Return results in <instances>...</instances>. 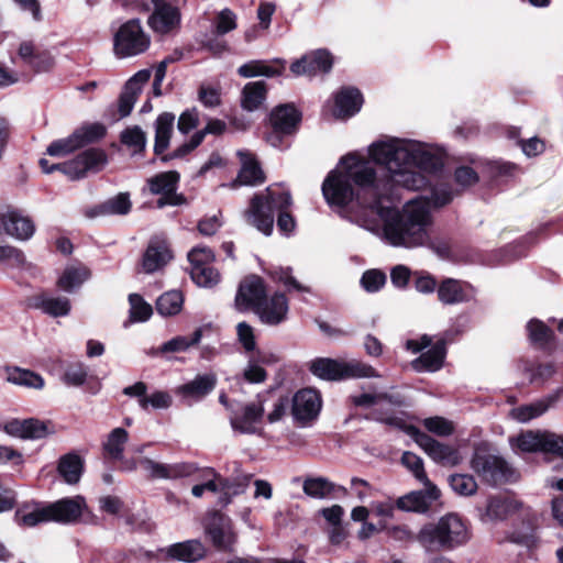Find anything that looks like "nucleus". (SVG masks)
<instances>
[{
	"mask_svg": "<svg viewBox=\"0 0 563 563\" xmlns=\"http://www.w3.org/2000/svg\"><path fill=\"white\" fill-rule=\"evenodd\" d=\"M120 140L122 144L132 148L133 153L142 152L146 145V134L137 125L128 128L122 131Z\"/></svg>",
	"mask_w": 563,
	"mask_h": 563,
	"instance_id": "nucleus-49",
	"label": "nucleus"
},
{
	"mask_svg": "<svg viewBox=\"0 0 563 563\" xmlns=\"http://www.w3.org/2000/svg\"><path fill=\"white\" fill-rule=\"evenodd\" d=\"M266 85L264 81H253L244 86L241 104L247 111L257 110L266 98Z\"/></svg>",
	"mask_w": 563,
	"mask_h": 563,
	"instance_id": "nucleus-39",
	"label": "nucleus"
},
{
	"mask_svg": "<svg viewBox=\"0 0 563 563\" xmlns=\"http://www.w3.org/2000/svg\"><path fill=\"white\" fill-rule=\"evenodd\" d=\"M287 313L288 301L283 294H275L269 300L265 298L255 311L261 322L267 325L282 323L286 320Z\"/></svg>",
	"mask_w": 563,
	"mask_h": 563,
	"instance_id": "nucleus-25",
	"label": "nucleus"
},
{
	"mask_svg": "<svg viewBox=\"0 0 563 563\" xmlns=\"http://www.w3.org/2000/svg\"><path fill=\"white\" fill-rule=\"evenodd\" d=\"M131 206L129 194L120 192L104 201L99 210L101 214H126L130 212Z\"/></svg>",
	"mask_w": 563,
	"mask_h": 563,
	"instance_id": "nucleus-48",
	"label": "nucleus"
},
{
	"mask_svg": "<svg viewBox=\"0 0 563 563\" xmlns=\"http://www.w3.org/2000/svg\"><path fill=\"white\" fill-rule=\"evenodd\" d=\"M165 553L169 559L195 563L205 558L206 549L199 540H187L167 547Z\"/></svg>",
	"mask_w": 563,
	"mask_h": 563,
	"instance_id": "nucleus-29",
	"label": "nucleus"
},
{
	"mask_svg": "<svg viewBox=\"0 0 563 563\" xmlns=\"http://www.w3.org/2000/svg\"><path fill=\"white\" fill-rule=\"evenodd\" d=\"M510 508V501L500 498H492L487 504L486 515L490 519H503Z\"/></svg>",
	"mask_w": 563,
	"mask_h": 563,
	"instance_id": "nucleus-63",
	"label": "nucleus"
},
{
	"mask_svg": "<svg viewBox=\"0 0 563 563\" xmlns=\"http://www.w3.org/2000/svg\"><path fill=\"white\" fill-rule=\"evenodd\" d=\"M49 506L52 521L71 523L77 521L86 509V500L81 496L59 499Z\"/></svg>",
	"mask_w": 563,
	"mask_h": 563,
	"instance_id": "nucleus-24",
	"label": "nucleus"
},
{
	"mask_svg": "<svg viewBox=\"0 0 563 563\" xmlns=\"http://www.w3.org/2000/svg\"><path fill=\"white\" fill-rule=\"evenodd\" d=\"M472 297V286L457 279L446 278L438 286V298L443 305L466 302Z\"/></svg>",
	"mask_w": 563,
	"mask_h": 563,
	"instance_id": "nucleus-26",
	"label": "nucleus"
},
{
	"mask_svg": "<svg viewBox=\"0 0 563 563\" xmlns=\"http://www.w3.org/2000/svg\"><path fill=\"white\" fill-rule=\"evenodd\" d=\"M18 56L35 73L49 71L55 65V58L48 49H40L32 41L19 45Z\"/></svg>",
	"mask_w": 563,
	"mask_h": 563,
	"instance_id": "nucleus-20",
	"label": "nucleus"
},
{
	"mask_svg": "<svg viewBox=\"0 0 563 563\" xmlns=\"http://www.w3.org/2000/svg\"><path fill=\"white\" fill-rule=\"evenodd\" d=\"M0 221L4 232L15 240L27 241L34 235V222L18 210L7 207L0 211Z\"/></svg>",
	"mask_w": 563,
	"mask_h": 563,
	"instance_id": "nucleus-17",
	"label": "nucleus"
},
{
	"mask_svg": "<svg viewBox=\"0 0 563 563\" xmlns=\"http://www.w3.org/2000/svg\"><path fill=\"white\" fill-rule=\"evenodd\" d=\"M202 331L196 330L190 336H176L165 342L161 347V353L185 352L189 347L198 344L201 340Z\"/></svg>",
	"mask_w": 563,
	"mask_h": 563,
	"instance_id": "nucleus-45",
	"label": "nucleus"
},
{
	"mask_svg": "<svg viewBox=\"0 0 563 563\" xmlns=\"http://www.w3.org/2000/svg\"><path fill=\"white\" fill-rule=\"evenodd\" d=\"M470 465L482 482L492 486L515 482L518 478L516 470L503 456L494 453L486 443L475 446Z\"/></svg>",
	"mask_w": 563,
	"mask_h": 563,
	"instance_id": "nucleus-4",
	"label": "nucleus"
},
{
	"mask_svg": "<svg viewBox=\"0 0 563 563\" xmlns=\"http://www.w3.org/2000/svg\"><path fill=\"white\" fill-rule=\"evenodd\" d=\"M184 298L180 291L172 290L163 294L156 300V310L162 316L177 314L183 307Z\"/></svg>",
	"mask_w": 563,
	"mask_h": 563,
	"instance_id": "nucleus-44",
	"label": "nucleus"
},
{
	"mask_svg": "<svg viewBox=\"0 0 563 563\" xmlns=\"http://www.w3.org/2000/svg\"><path fill=\"white\" fill-rule=\"evenodd\" d=\"M321 405L319 393L311 388H305L295 394L291 412L296 420H312L319 415Z\"/></svg>",
	"mask_w": 563,
	"mask_h": 563,
	"instance_id": "nucleus-22",
	"label": "nucleus"
},
{
	"mask_svg": "<svg viewBox=\"0 0 563 563\" xmlns=\"http://www.w3.org/2000/svg\"><path fill=\"white\" fill-rule=\"evenodd\" d=\"M273 63L278 65V67H275L263 60H252L240 66L238 73L240 76L244 78L255 76L274 77L280 75L285 68V62L280 59H275Z\"/></svg>",
	"mask_w": 563,
	"mask_h": 563,
	"instance_id": "nucleus-38",
	"label": "nucleus"
},
{
	"mask_svg": "<svg viewBox=\"0 0 563 563\" xmlns=\"http://www.w3.org/2000/svg\"><path fill=\"white\" fill-rule=\"evenodd\" d=\"M470 540L467 523L457 514H446L435 523L424 525L417 534V541L427 551L453 550Z\"/></svg>",
	"mask_w": 563,
	"mask_h": 563,
	"instance_id": "nucleus-3",
	"label": "nucleus"
},
{
	"mask_svg": "<svg viewBox=\"0 0 563 563\" xmlns=\"http://www.w3.org/2000/svg\"><path fill=\"white\" fill-rule=\"evenodd\" d=\"M152 3L154 9L147 19V24L153 32L165 35L178 31L181 23L179 8L173 3Z\"/></svg>",
	"mask_w": 563,
	"mask_h": 563,
	"instance_id": "nucleus-11",
	"label": "nucleus"
},
{
	"mask_svg": "<svg viewBox=\"0 0 563 563\" xmlns=\"http://www.w3.org/2000/svg\"><path fill=\"white\" fill-rule=\"evenodd\" d=\"M266 298V288L264 282L258 276H249L244 278L235 296V308L239 311L252 309L254 312Z\"/></svg>",
	"mask_w": 563,
	"mask_h": 563,
	"instance_id": "nucleus-13",
	"label": "nucleus"
},
{
	"mask_svg": "<svg viewBox=\"0 0 563 563\" xmlns=\"http://www.w3.org/2000/svg\"><path fill=\"white\" fill-rule=\"evenodd\" d=\"M190 275L192 280L201 287H212L220 280V274L213 265L190 268Z\"/></svg>",
	"mask_w": 563,
	"mask_h": 563,
	"instance_id": "nucleus-51",
	"label": "nucleus"
},
{
	"mask_svg": "<svg viewBox=\"0 0 563 563\" xmlns=\"http://www.w3.org/2000/svg\"><path fill=\"white\" fill-rule=\"evenodd\" d=\"M3 430L9 435L26 440H40L53 433L48 422L36 418L11 419L3 424Z\"/></svg>",
	"mask_w": 563,
	"mask_h": 563,
	"instance_id": "nucleus-15",
	"label": "nucleus"
},
{
	"mask_svg": "<svg viewBox=\"0 0 563 563\" xmlns=\"http://www.w3.org/2000/svg\"><path fill=\"white\" fill-rule=\"evenodd\" d=\"M291 203V196L288 191L269 186L265 192L255 195L250 207L244 212L249 224L255 227L265 235H269L274 227V211L279 210L277 227L285 233H290L295 228L292 217L283 210Z\"/></svg>",
	"mask_w": 563,
	"mask_h": 563,
	"instance_id": "nucleus-2",
	"label": "nucleus"
},
{
	"mask_svg": "<svg viewBox=\"0 0 563 563\" xmlns=\"http://www.w3.org/2000/svg\"><path fill=\"white\" fill-rule=\"evenodd\" d=\"M130 301V318L132 322H144L152 316V307L146 303L143 298L137 294L129 296Z\"/></svg>",
	"mask_w": 563,
	"mask_h": 563,
	"instance_id": "nucleus-52",
	"label": "nucleus"
},
{
	"mask_svg": "<svg viewBox=\"0 0 563 563\" xmlns=\"http://www.w3.org/2000/svg\"><path fill=\"white\" fill-rule=\"evenodd\" d=\"M214 254L213 252L208 249L207 246H197L194 247L188 253V260L190 262L191 268L202 267L212 265L214 262Z\"/></svg>",
	"mask_w": 563,
	"mask_h": 563,
	"instance_id": "nucleus-57",
	"label": "nucleus"
},
{
	"mask_svg": "<svg viewBox=\"0 0 563 563\" xmlns=\"http://www.w3.org/2000/svg\"><path fill=\"white\" fill-rule=\"evenodd\" d=\"M445 356L444 342L439 341L431 346L430 350L422 353L417 360L412 362V367L418 371L434 372L438 371Z\"/></svg>",
	"mask_w": 563,
	"mask_h": 563,
	"instance_id": "nucleus-36",
	"label": "nucleus"
},
{
	"mask_svg": "<svg viewBox=\"0 0 563 563\" xmlns=\"http://www.w3.org/2000/svg\"><path fill=\"white\" fill-rule=\"evenodd\" d=\"M405 431L435 463L442 466H456L462 462L457 449L439 442L413 426H407Z\"/></svg>",
	"mask_w": 563,
	"mask_h": 563,
	"instance_id": "nucleus-7",
	"label": "nucleus"
},
{
	"mask_svg": "<svg viewBox=\"0 0 563 563\" xmlns=\"http://www.w3.org/2000/svg\"><path fill=\"white\" fill-rule=\"evenodd\" d=\"M332 57L325 49H317L303 55L290 65L295 76L313 77L320 73H328L332 68Z\"/></svg>",
	"mask_w": 563,
	"mask_h": 563,
	"instance_id": "nucleus-16",
	"label": "nucleus"
},
{
	"mask_svg": "<svg viewBox=\"0 0 563 563\" xmlns=\"http://www.w3.org/2000/svg\"><path fill=\"white\" fill-rule=\"evenodd\" d=\"M386 276L378 269H371L363 274L361 278L362 286L369 292H374L380 289L385 284Z\"/></svg>",
	"mask_w": 563,
	"mask_h": 563,
	"instance_id": "nucleus-61",
	"label": "nucleus"
},
{
	"mask_svg": "<svg viewBox=\"0 0 563 563\" xmlns=\"http://www.w3.org/2000/svg\"><path fill=\"white\" fill-rule=\"evenodd\" d=\"M173 258L167 241L161 236L150 240L141 261V269L145 274L161 271Z\"/></svg>",
	"mask_w": 563,
	"mask_h": 563,
	"instance_id": "nucleus-14",
	"label": "nucleus"
},
{
	"mask_svg": "<svg viewBox=\"0 0 563 563\" xmlns=\"http://www.w3.org/2000/svg\"><path fill=\"white\" fill-rule=\"evenodd\" d=\"M527 328L530 340L534 343H545L551 336V330L539 320H531Z\"/></svg>",
	"mask_w": 563,
	"mask_h": 563,
	"instance_id": "nucleus-62",
	"label": "nucleus"
},
{
	"mask_svg": "<svg viewBox=\"0 0 563 563\" xmlns=\"http://www.w3.org/2000/svg\"><path fill=\"white\" fill-rule=\"evenodd\" d=\"M512 449L521 452H544L563 457V437L550 432L526 431L509 439Z\"/></svg>",
	"mask_w": 563,
	"mask_h": 563,
	"instance_id": "nucleus-8",
	"label": "nucleus"
},
{
	"mask_svg": "<svg viewBox=\"0 0 563 563\" xmlns=\"http://www.w3.org/2000/svg\"><path fill=\"white\" fill-rule=\"evenodd\" d=\"M554 400L555 397H549L545 400H539L530 405L514 408L510 410V417L522 423L528 422L531 419L543 415Z\"/></svg>",
	"mask_w": 563,
	"mask_h": 563,
	"instance_id": "nucleus-41",
	"label": "nucleus"
},
{
	"mask_svg": "<svg viewBox=\"0 0 563 563\" xmlns=\"http://www.w3.org/2000/svg\"><path fill=\"white\" fill-rule=\"evenodd\" d=\"M243 377L251 384H260L266 379L267 373L256 361L250 360L243 371Z\"/></svg>",
	"mask_w": 563,
	"mask_h": 563,
	"instance_id": "nucleus-64",
	"label": "nucleus"
},
{
	"mask_svg": "<svg viewBox=\"0 0 563 563\" xmlns=\"http://www.w3.org/2000/svg\"><path fill=\"white\" fill-rule=\"evenodd\" d=\"M264 416V406L261 401H254L245 405L240 413H234L230 418L231 427L234 431L243 434L260 433L257 424Z\"/></svg>",
	"mask_w": 563,
	"mask_h": 563,
	"instance_id": "nucleus-21",
	"label": "nucleus"
},
{
	"mask_svg": "<svg viewBox=\"0 0 563 563\" xmlns=\"http://www.w3.org/2000/svg\"><path fill=\"white\" fill-rule=\"evenodd\" d=\"M451 488L461 496H471L477 490V483L470 474H454L449 478Z\"/></svg>",
	"mask_w": 563,
	"mask_h": 563,
	"instance_id": "nucleus-50",
	"label": "nucleus"
},
{
	"mask_svg": "<svg viewBox=\"0 0 563 563\" xmlns=\"http://www.w3.org/2000/svg\"><path fill=\"white\" fill-rule=\"evenodd\" d=\"M42 309L49 316H67L70 311V301L66 297H47L42 300Z\"/></svg>",
	"mask_w": 563,
	"mask_h": 563,
	"instance_id": "nucleus-54",
	"label": "nucleus"
},
{
	"mask_svg": "<svg viewBox=\"0 0 563 563\" xmlns=\"http://www.w3.org/2000/svg\"><path fill=\"white\" fill-rule=\"evenodd\" d=\"M90 277V271L82 265L68 266L58 279V286L65 291H73Z\"/></svg>",
	"mask_w": 563,
	"mask_h": 563,
	"instance_id": "nucleus-40",
	"label": "nucleus"
},
{
	"mask_svg": "<svg viewBox=\"0 0 563 563\" xmlns=\"http://www.w3.org/2000/svg\"><path fill=\"white\" fill-rule=\"evenodd\" d=\"M422 424L429 432L438 437H450L455 430L452 421L440 416L426 418Z\"/></svg>",
	"mask_w": 563,
	"mask_h": 563,
	"instance_id": "nucleus-53",
	"label": "nucleus"
},
{
	"mask_svg": "<svg viewBox=\"0 0 563 563\" xmlns=\"http://www.w3.org/2000/svg\"><path fill=\"white\" fill-rule=\"evenodd\" d=\"M151 44L141 21L132 19L123 23L114 35L113 51L117 57L126 58L143 54Z\"/></svg>",
	"mask_w": 563,
	"mask_h": 563,
	"instance_id": "nucleus-6",
	"label": "nucleus"
},
{
	"mask_svg": "<svg viewBox=\"0 0 563 563\" xmlns=\"http://www.w3.org/2000/svg\"><path fill=\"white\" fill-rule=\"evenodd\" d=\"M401 463L411 471L415 477L423 485H429L431 483L424 472L423 461L420 456L412 452H404Z\"/></svg>",
	"mask_w": 563,
	"mask_h": 563,
	"instance_id": "nucleus-55",
	"label": "nucleus"
},
{
	"mask_svg": "<svg viewBox=\"0 0 563 563\" xmlns=\"http://www.w3.org/2000/svg\"><path fill=\"white\" fill-rule=\"evenodd\" d=\"M363 103L361 92L354 88L342 89L335 97L334 115L345 119L360 111Z\"/></svg>",
	"mask_w": 563,
	"mask_h": 563,
	"instance_id": "nucleus-32",
	"label": "nucleus"
},
{
	"mask_svg": "<svg viewBox=\"0 0 563 563\" xmlns=\"http://www.w3.org/2000/svg\"><path fill=\"white\" fill-rule=\"evenodd\" d=\"M16 521L19 525L26 527H34L41 522L52 521L49 506L42 508H34L30 511L20 509L15 514Z\"/></svg>",
	"mask_w": 563,
	"mask_h": 563,
	"instance_id": "nucleus-47",
	"label": "nucleus"
},
{
	"mask_svg": "<svg viewBox=\"0 0 563 563\" xmlns=\"http://www.w3.org/2000/svg\"><path fill=\"white\" fill-rule=\"evenodd\" d=\"M7 380L18 386L42 389L44 379L38 374L20 367L7 368Z\"/></svg>",
	"mask_w": 563,
	"mask_h": 563,
	"instance_id": "nucleus-42",
	"label": "nucleus"
},
{
	"mask_svg": "<svg viewBox=\"0 0 563 563\" xmlns=\"http://www.w3.org/2000/svg\"><path fill=\"white\" fill-rule=\"evenodd\" d=\"M106 163L107 156L103 151L89 148L74 159L64 163L62 172L70 179L76 180L85 177L88 172L100 170Z\"/></svg>",
	"mask_w": 563,
	"mask_h": 563,
	"instance_id": "nucleus-10",
	"label": "nucleus"
},
{
	"mask_svg": "<svg viewBox=\"0 0 563 563\" xmlns=\"http://www.w3.org/2000/svg\"><path fill=\"white\" fill-rule=\"evenodd\" d=\"M24 263L25 256L22 251L11 245H0V264L22 266Z\"/></svg>",
	"mask_w": 563,
	"mask_h": 563,
	"instance_id": "nucleus-60",
	"label": "nucleus"
},
{
	"mask_svg": "<svg viewBox=\"0 0 563 563\" xmlns=\"http://www.w3.org/2000/svg\"><path fill=\"white\" fill-rule=\"evenodd\" d=\"M424 487L423 490L411 492L399 497L396 501L397 508L409 512H427L431 505L440 498L441 493L432 483L424 485Z\"/></svg>",
	"mask_w": 563,
	"mask_h": 563,
	"instance_id": "nucleus-19",
	"label": "nucleus"
},
{
	"mask_svg": "<svg viewBox=\"0 0 563 563\" xmlns=\"http://www.w3.org/2000/svg\"><path fill=\"white\" fill-rule=\"evenodd\" d=\"M129 433L123 428L113 429L106 442L103 443V450L113 460H122L124 445L128 442Z\"/></svg>",
	"mask_w": 563,
	"mask_h": 563,
	"instance_id": "nucleus-43",
	"label": "nucleus"
},
{
	"mask_svg": "<svg viewBox=\"0 0 563 563\" xmlns=\"http://www.w3.org/2000/svg\"><path fill=\"white\" fill-rule=\"evenodd\" d=\"M269 122L275 131L294 133L300 122V113L292 106H278L271 112Z\"/></svg>",
	"mask_w": 563,
	"mask_h": 563,
	"instance_id": "nucleus-31",
	"label": "nucleus"
},
{
	"mask_svg": "<svg viewBox=\"0 0 563 563\" xmlns=\"http://www.w3.org/2000/svg\"><path fill=\"white\" fill-rule=\"evenodd\" d=\"M217 385L212 373L198 375L192 380L177 387L176 393L185 398L200 399L211 393Z\"/></svg>",
	"mask_w": 563,
	"mask_h": 563,
	"instance_id": "nucleus-30",
	"label": "nucleus"
},
{
	"mask_svg": "<svg viewBox=\"0 0 563 563\" xmlns=\"http://www.w3.org/2000/svg\"><path fill=\"white\" fill-rule=\"evenodd\" d=\"M236 336L245 353L254 352L256 349V339L253 327L242 321L236 324Z\"/></svg>",
	"mask_w": 563,
	"mask_h": 563,
	"instance_id": "nucleus-56",
	"label": "nucleus"
},
{
	"mask_svg": "<svg viewBox=\"0 0 563 563\" xmlns=\"http://www.w3.org/2000/svg\"><path fill=\"white\" fill-rule=\"evenodd\" d=\"M302 489L309 497L322 499L333 492L334 484L324 477H310L303 482Z\"/></svg>",
	"mask_w": 563,
	"mask_h": 563,
	"instance_id": "nucleus-46",
	"label": "nucleus"
},
{
	"mask_svg": "<svg viewBox=\"0 0 563 563\" xmlns=\"http://www.w3.org/2000/svg\"><path fill=\"white\" fill-rule=\"evenodd\" d=\"M549 486L560 492L552 497L551 508L553 518L563 527V478L549 481Z\"/></svg>",
	"mask_w": 563,
	"mask_h": 563,
	"instance_id": "nucleus-58",
	"label": "nucleus"
},
{
	"mask_svg": "<svg viewBox=\"0 0 563 563\" xmlns=\"http://www.w3.org/2000/svg\"><path fill=\"white\" fill-rule=\"evenodd\" d=\"M236 27V15L230 9H223L219 12L216 20V32L223 35Z\"/></svg>",
	"mask_w": 563,
	"mask_h": 563,
	"instance_id": "nucleus-59",
	"label": "nucleus"
},
{
	"mask_svg": "<svg viewBox=\"0 0 563 563\" xmlns=\"http://www.w3.org/2000/svg\"><path fill=\"white\" fill-rule=\"evenodd\" d=\"M144 467L154 477L157 478H180V477H192L196 472H198V467L194 463H176V464H161L154 462L152 460H144Z\"/></svg>",
	"mask_w": 563,
	"mask_h": 563,
	"instance_id": "nucleus-27",
	"label": "nucleus"
},
{
	"mask_svg": "<svg viewBox=\"0 0 563 563\" xmlns=\"http://www.w3.org/2000/svg\"><path fill=\"white\" fill-rule=\"evenodd\" d=\"M175 115L169 112L159 114L155 121V143L154 151L162 154L169 146L172 133L174 131Z\"/></svg>",
	"mask_w": 563,
	"mask_h": 563,
	"instance_id": "nucleus-35",
	"label": "nucleus"
},
{
	"mask_svg": "<svg viewBox=\"0 0 563 563\" xmlns=\"http://www.w3.org/2000/svg\"><path fill=\"white\" fill-rule=\"evenodd\" d=\"M368 153L376 164L387 169L388 175L377 177L369 161L349 154L341 158L342 170H332L323 181L322 192L327 202L343 207L356 196L363 210L356 216L361 227L379 232L395 247L427 245L432 224L431 208L450 203L455 191L441 184L433 188L430 198L419 197L397 209L394 188H424L428 185L427 174L442 167L440 156L426 144L396 137L373 143Z\"/></svg>",
	"mask_w": 563,
	"mask_h": 563,
	"instance_id": "nucleus-1",
	"label": "nucleus"
},
{
	"mask_svg": "<svg viewBox=\"0 0 563 563\" xmlns=\"http://www.w3.org/2000/svg\"><path fill=\"white\" fill-rule=\"evenodd\" d=\"M241 159V170L230 187L235 188L238 185L256 186L265 180L263 170L260 168L252 153L247 151H238Z\"/></svg>",
	"mask_w": 563,
	"mask_h": 563,
	"instance_id": "nucleus-28",
	"label": "nucleus"
},
{
	"mask_svg": "<svg viewBox=\"0 0 563 563\" xmlns=\"http://www.w3.org/2000/svg\"><path fill=\"white\" fill-rule=\"evenodd\" d=\"M150 78L151 71L148 69H142L126 81L119 98L118 108L120 118H125L132 112L139 95L142 92L144 85Z\"/></svg>",
	"mask_w": 563,
	"mask_h": 563,
	"instance_id": "nucleus-23",
	"label": "nucleus"
},
{
	"mask_svg": "<svg viewBox=\"0 0 563 563\" xmlns=\"http://www.w3.org/2000/svg\"><path fill=\"white\" fill-rule=\"evenodd\" d=\"M106 134V128L102 124L95 123L76 130L73 134L65 139L52 142L46 153L53 157L66 156L76 150L92 143Z\"/></svg>",
	"mask_w": 563,
	"mask_h": 563,
	"instance_id": "nucleus-9",
	"label": "nucleus"
},
{
	"mask_svg": "<svg viewBox=\"0 0 563 563\" xmlns=\"http://www.w3.org/2000/svg\"><path fill=\"white\" fill-rule=\"evenodd\" d=\"M84 471V461L76 453H67L59 459L57 472L65 483L69 485L77 484L80 481Z\"/></svg>",
	"mask_w": 563,
	"mask_h": 563,
	"instance_id": "nucleus-34",
	"label": "nucleus"
},
{
	"mask_svg": "<svg viewBox=\"0 0 563 563\" xmlns=\"http://www.w3.org/2000/svg\"><path fill=\"white\" fill-rule=\"evenodd\" d=\"M178 181L179 174L174 170L161 173L148 179L151 192L162 195L157 200L159 208L167 205L179 206L185 202L184 196L175 192Z\"/></svg>",
	"mask_w": 563,
	"mask_h": 563,
	"instance_id": "nucleus-12",
	"label": "nucleus"
},
{
	"mask_svg": "<svg viewBox=\"0 0 563 563\" xmlns=\"http://www.w3.org/2000/svg\"><path fill=\"white\" fill-rule=\"evenodd\" d=\"M122 393L128 397L137 398L139 406L143 410H148V408L167 409L173 404V398L167 391L156 390L147 395V386L143 382L124 387Z\"/></svg>",
	"mask_w": 563,
	"mask_h": 563,
	"instance_id": "nucleus-18",
	"label": "nucleus"
},
{
	"mask_svg": "<svg viewBox=\"0 0 563 563\" xmlns=\"http://www.w3.org/2000/svg\"><path fill=\"white\" fill-rule=\"evenodd\" d=\"M309 369L314 376L324 380L378 376L372 366L356 360L341 361L320 357L310 363Z\"/></svg>",
	"mask_w": 563,
	"mask_h": 563,
	"instance_id": "nucleus-5",
	"label": "nucleus"
},
{
	"mask_svg": "<svg viewBox=\"0 0 563 563\" xmlns=\"http://www.w3.org/2000/svg\"><path fill=\"white\" fill-rule=\"evenodd\" d=\"M213 544L222 550L230 549L235 542V534L233 532L231 522L222 517L213 520L208 528Z\"/></svg>",
	"mask_w": 563,
	"mask_h": 563,
	"instance_id": "nucleus-33",
	"label": "nucleus"
},
{
	"mask_svg": "<svg viewBox=\"0 0 563 563\" xmlns=\"http://www.w3.org/2000/svg\"><path fill=\"white\" fill-rule=\"evenodd\" d=\"M225 129V124L220 120H212L210 121L207 126L203 130H200L196 132L189 142L184 143L178 148L174 151V153L170 155V157H163L164 161H167L168 158L174 157H181L195 150L197 146L200 145L202 140L205 139L206 134L212 133V134H219L223 132Z\"/></svg>",
	"mask_w": 563,
	"mask_h": 563,
	"instance_id": "nucleus-37",
	"label": "nucleus"
}]
</instances>
